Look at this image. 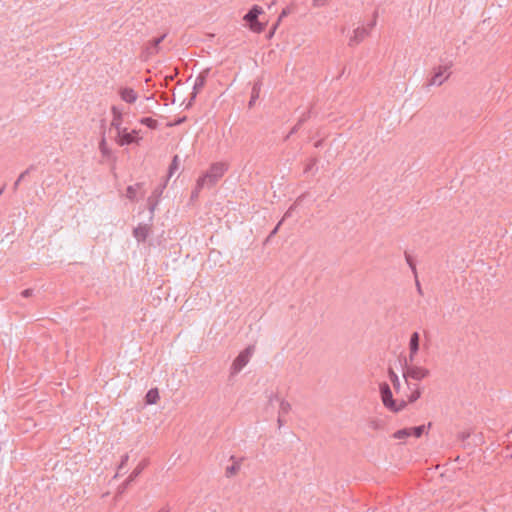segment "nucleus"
<instances>
[{"mask_svg": "<svg viewBox=\"0 0 512 512\" xmlns=\"http://www.w3.org/2000/svg\"><path fill=\"white\" fill-rule=\"evenodd\" d=\"M118 95L122 101L128 104H134L138 99V93L133 88L126 86L118 89Z\"/></svg>", "mask_w": 512, "mask_h": 512, "instance_id": "nucleus-12", "label": "nucleus"}, {"mask_svg": "<svg viewBox=\"0 0 512 512\" xmlns=\"http://www.w3.org/2000/svg\"><path fill=\"white\" fill-rule=\"evenodd\" d=\"M166 34H163L162 36L155 38L153 40H150L145 47V54L147 57H151L153 55H156L159 52V45L160 43L165 39Z\"/></svg>", "mask_w": 512, "mask_h": 512, "instance_id": "nucleus-13", "label": "nucleus"}, {"mask_svg": "<svg viewBox=\"0 0 512 512\" xmlns=\"http://www.w3.org/2000/svg\"><path fill=\"white\" fill-rule=\"evenodd\" d=\"M254 351L255 347L250 345L239 353L230 367V374L232 376L240 373V371L249 363L252 355L254 354Z\"/></svg>", "mask_w": 512, "mask_h": 512, "instance_id": "nucleus-4", "label": "nucleus"}, {"mask_svg": "<svg viewBox=\"0 0 512 512\" xmlns=\"http://www.w3.org/2000/svg\"><path fill=\"white\" fill-rule=\"evenodd\" d=\"M284 417L285 416H282V415L278 414L277 422H278L279 427H281L284 424V422H285L284 419H283Z\"/></svg>", "mask_w": 512, "mask_h": 512, "instance_id": "nucleus-36", "label": "nucleus"}, {"mask_svg": "<svg viewBox=\"0 0 512 512\" xmlns=\"http://www.w3.org/2000/svg\"><path fill=\"white\" fill-rule=\"evenodd\" d=\"M406 260H407L408 265L411 267L413 273L416 274V267H415V264L413 263L411 257L406 256Z\"/></svg>", "mask_w": 512, "mask_h": 512, "instance_id": "nucleus-31", "label": "nucleus"}, {"mask_svg": "<svg viewBox=\"0 0 512 512\" xmlns=\"http://www.w3.org/2000/svg\"><path fill=\"white\" fill-rule=\"evenodd\" d=\"M143 467L138 466L127 479V484L133 481L142 471Z\"/></svg>", "mask_w": 512, "mask_h": 512, "instance_id": "nucleus-24", "label": "nucleus"}, {"mask_svg": "<svg viewBox=\"0 0 512 512\" xmlns=\"http://www.w3.org/2000/svg\"><path fill=\"white\" fill-rule=\"evenodd\" d=\"M154 194H156L157 196H159L160 194H162V191L160 190L159 192L155 191Z\"/></svg>", "mask_w": 512, "mask_h": 512, "instance_id": "nucleus-40", "label": "nucleus"}, {"mask_svg": "<svg viewBox=\"0 0 512 512\" xmlns=\"http://www.w3.org/2000/svg\"><path fill=\"white\" fill-rule=\"evenodd\" d=\"M430 375V370L426 367L414 365L413 363H407L403 370V377L405 381H409V379H413L416 381H421L427 378Z\"/></svg>", "mask_w": 512, "mask_h": 512, "instance_id": "nucleus-6", "label": "nucleus"}, {"mask_svg": "<svg viewBox=\"0 0 512 512\" xmlns=\"http://www.w3.org/2000/svg\"><path fill=\"white\" fill-rule=\"evenodd\" d=\"M327 2H328V0H313V6L322 7V6L326 5Z\"/></svg>", "mask_w": 512, "mask_h": 512, "instance_id": "nucleus-29", "label": "nucleus"}, {"mask_svg": "<svg viewBox=\"0 0 512 512\" xmlns=\"http://www.w3.org/2000/svg\"><path fill=\"white\" fill-rule=\"evenodd\" d=\"M291 210H292V207H291V208H290V209L285 213V215H284L283 219H282V220L277 224V226H276V227L274 228V230L271 232V236H273V235H275V234L277 233L278 228H279V226L281 225L282 221H283L285 218H287V217H289V216H290V214H291Z\"/></svg>", "mask_w": 512, "mask_h": 512, "instance_id": "nucleus-25", "label": "nucleus"}, {"mask_svg": "<svg viewBox=\"0 0 512 512\" xmlns=\"http://www.w3.org/2000/svg\"><path fill=\"white\" fill-rule=\"evenodd\" d=\"M158 512H169V508L168 507H163Z\"/></svg>", "mask_w": 512, "mask_h": 512, "instance_id": "nucleus-38", "label": "nucleus"}, {"mask_svg": "<svg viewBox=\"0 0 512 512\" xmlns=\"http://www.w3.org/2000/svg\"><path fill=\"white\" fill-rule=\"evenodd\" d=\"M207 71L201 72L195 79L194 86H193V94L192 99H194L197 95V93L204 87L206 83L207 78Z\"/></svg>", "mask_w": 512, "mask_h": 512, "instance_id": "nucleus-14", "label": "nucleus"}, {"mask_svg": "<svg viewBox=\"0 0 512 512\" xmlns=\"http://www.w3.org/2000/svg\"><path fill=\"white\" fill-rule=\"evenodd\" d=\"M159 399H160V396H159V391L157 388L150 389L145 396V401H146V404H148V405L156 404L159 401Z\"/></svg>", "mask_w": 512, "mask_h": 512, "instance_id": "nucleus-16", "label": "nucleus"}, {"mask_svg": "<svg viewBox=\"0 0 512 512\" xmlns=\"http://www.w3.org/2000/svg\"><path fill=\"white\" fill-rule=\"evenodd\" d=\"M471 435V432L470 431H462L458 434V438L461 439V440H466L467 438H469Z\"/></svg>", "mask_w": 512, "mask_h": 512, "instance_id": "nucleus-27", "label": "nucleus"}, {"mask_svg": "<svg viewBox=\"0 0 512 512\" xmlns=\"http://www.w3.org/2000/svg\"><path fill=\"white\" fill-rule=\"evenodd\" d=\"M380 394L383 405L393 412H399L406 407L404 399L394 400L392 391L387 383L380 385Z\"/></svg>", "mask_w": 512, "mask_h": 512, "instance_id": "nucleus-2", "label": "nucleus"}, {"mask_svg": "<svg viewBox=\"0 0 512 512\" xmlns=\"http://www.w3.org/2000/svg\"><path fill=\"white\" fill-rule=\"evenodd\" d=\"M450 65L444 64L434 68L432 76L428 81L429 86H441L450 77Z\"/></svg>", "mask_w": 512, "mask_h": 512, "instance_id": "nucleus-7", "label": "nucleus"}, {"mask_svg": "<svg viewBox=\"0 0 512 512\" xmlns=\"http://www.w3.org/2000/svg\"><path fill=\"white\" fill-rule=\"evenodd\" d=\"M410 430H411V435L412 436H415L416 438H419V437L422 436V434L425 431V425H420V426H417V427H411Z\"/></svg>", "mask_w": 512, "mask_h": 512, "instance_id": "nucleus-23", "label": "nucleus"}, {"mask_svg": "<svg viewBox=\"0 0 512 512\" xmlns=\"http://www.w3.org/2000/svg\"><path fill=\"white\" fill-rule=\"evenodd\" d=\"M33 294V290L32 289H25L21 292V295L25 298H28L30 296H32Z\"/></svg>", "mask_w": 512, "mask_h": 512, "instance_id": "nucleus-33", "label": "nucleus"}, {"mask_svg": "<svg viewBox=\"0 0 512 512\" xmlns=\"http://www.w3.org/2000/svg\"><path fill=\"white\" fill-rule=\"evenodd\" d=\"M28 172H29L28 170H25L24 172H22V173L19 175L18 179H17V180H16V182L14 183V187H13V188H14V190H16V189L18 188L19 183H21V181H22V180L24 179V177L28 174Z\"/></svg>", "mask_w": 512, "mask_h": 512, "instance_id": "nucleus-26", "label": "nucleus"}, {"mask_svg": "<svg viewBox=\"0 0 512 512\" xmlns=\"http://www.w3.org/2000/svg\"><path fill=\"white\" fill-rule=\"evenodd\" d=\"M410 436H412L410 428L400 429L393 434V438L395 439H404Z\"/></svg>", "mask_w": 512, "mask_h": 512, "instance_id": "nucleus-19", "label": "nucleus"}, {"mask_svg": "<svg viewBox=\"0 0 512 512\" xmlns=\"http://www.w3.org/2000/svg\"><path fill=\"white\" fill-rule=\"evenodd\" d=\"M140 140L141 137L139 136V131L135 129L128 131V129L125 128L115 136V142L119 146L130 145L132 143H139Z\"/></svg>", "mask_w": 512, "mask_h": 512, "instance_id": "nucleus-8", "label": "nucleus"}, {"mask_svg": "<svg viewBox=\"0 0 512 512\" xmlns=\"http://www.w3.org/2000/svg\"><path fill=\"white\" fill-rule=\"evenodd\" d=\"M257 97H258V92L256 91L255 88H253V92H252L251 100L249 102V106L253 105V103L257 99Z\"/></svg>", "mask_w": 512, "mask_h": 512, "instance_id": "nucleus-32", "label": "nucleus"}, {"mask_svg": "<svg viewBox=\"0 0 512 512\" xmlns=\"http://www.w3.org/2000/svg\"><path fill=\"white\" fill-rule=\"evenodd\" d=\"M389 376H390V380H391V382L393 384V387L398 392L400 390V380H399V377L397 376V374L393 370H389Z\"/></svg>", "mask_w": 512, "mask_h": 512, "instance_id": "nucleus-21", "label": "nucleus"}, {"mask_svg": "<svg viewBox=\"0 0 512 512\" xmlns=\"http://www.w3.org/2000/svg\"><path fill=\"white\" fill-rule=\"evenodd\" d=\"M377 14H374L373 20L367 24L355 28L349 37L348 45L353 47L363 42L371 33V30L376 25Z\"/></svg>", "mask_w": 512, "mask_h": 512, "instance_id": "nucleus-3", "label": "nucleus"}, {"mask_svg": "<svg viewBox=\"0 0 512 512\" xmlns=\"http://www.w3.org/2000/svg\"><path fill=\"white\" fill-rule=\"evenodd\" d=\"M420 346V335L418 332H413L410 336L409 340V355H408V361L410 363H413Z\"/></svg>", "mask_w": 512, "mask_h": 512, "instance_id": "nucleus-11", "label": "nucleus"}, {"mask_svg": "<svg viewBox=\"0 0 512 512\" xmlns=\"http://www.w3.org/2000/svg\"><path fill=\"white\" fill-rule=\"evenodd\" d=\"M4 187L0 188V195L3 193Z\"/></svg>", "mask_w": 512, "mask_h": 512, "instance_id": "nucleus-41", "label": "nucleus"}, {"mask_svg": "<svg viewBox=\"0 0 512 512\" xmlns=\"http://www.w3.org/2000/svg\"><path fill=\"white\" fill-rule=\"evenodd\" d=\"M99 150L103 156H109L111 151L107 145L105 137H103L99 143Z\"/></svg>", "mask_w": 512, "mask_h": 512, "instance_id": "nucleus-22", "label": "nucleus"}, {"mask_svg": "<svg viewBox=\"0 0 512 512\" xmlns=\"http://www.w3.org/2000/svg\"><path fill=\"white\" fill-rule=\"evenodd\" d=\"M178 156H174L172 164L170 166V175H172L173 170L177 168Z\"/></svg>", "mask_w": 512, "mask_h": 512, "instance_id": "nucleus-28", "label": "nucleus"}, {"mask_svg": "<svg viewBox=\"0 0 512 512\" xmlns=\"http://www.w3.org/2000/svg\"><path fill=\"white\" fill-rule=\"evenodd\" d=\"M149 233H150V227L147 224H143V225L140 224L133 231L134 237L138 241H145L146 238L148 237Z\"/></svg>", "mask_w": 512, "mask_h": 512, "instance_id": "nucleus-15", "label": "nucleus"}, {"mask_svg": "<svg viewBox=\"0 0 512 512\" xmlns=\"http://www.w3.org/2000/svg\"><path fill=\"white\" fill-rule=\"evenodd\" d=\"M236 470H237V468L235 466H232V467L227 469V472L232 474V473H235Z\"/></svg>", "mask_w": 512, "mask_h": 512, "instance_id": "nucleus-37", "label": "nucleus"}, {"mask_svg": "<svg viewBox=\"0 0 512 512\" xmlns=\"http://www.w3.org/2000/svg\"><path fill=\"white\" fill-rule=\"evenodd\" d=\"M140 184L128 186L126 189V197L130 200H135L137 191L140 188Z\"/></svg>", "mask_w": 512, "mask_h": 512, "instance_id": "nucleus-18", "label": "nucleus"}, {"mask_svg": "<svg viewBox=\"0 0 512 512\" xmlns=\"http://www.w3.org/2000/svg\"><path fill=\"white\" fill-rule=\"evenodd\" d=\"M128 459H129L128 454H125L122 456L121 463L119 465V469H121L127 463Z\"/></svg>", "mask_w": 512, "mask_h": 512, "instance_id": "nucleus-35", "label": "nucleus"}, {"mask_svg": "<svg viewBox=\"0 0 512 512\" xmlns=\"http://www.w3.org/2000/svg\"><path fill=\"white\" fill-rule=\"evenodd\" d=\"M140 122H141V124L151 128V129H156L158 126L157 120L150 118V117L142 118L140 120Z\"/></svg>", "mask_w": 512, "mask_h": 512, "instance_id": "nucleus-20", "label": "nucleus"}, {"mask_svg": "<svg viewBox=\"0 0 512 512\" xmlns=\"http://www.w3.org/2000/svg\"><path fill=\"white\" fill-rule=\"evenodd\" d=\"M406 384V391L401 399H404L407 405L408 403H414L421 397L422 388L417 383H410L409 381H406Z\"/></svg>", "mask_w": 512, "mask_h": 512, "instance_id": "nucleus-9", "label": "nucleus"}, {"mask_svg": "<svg viewBox=\"0 0 512 512\" xmlns=\"http://www.w3.org/2000/svg\"><path fill=\"white\" fill-rule=\"evenodd\" d=\"M148 203H149V210H150V212H151V213H153V212H154V210H155V208H156V204H157V202H156V201L154 202V201L152 200V197H150V198L148 199Z\"/></svg>", "mask_w": 512, "mask_h": 512, "instance_id": "nucleus-30", "label": "nucleus"}, {"mask_svg": "<svg viewBox=\"0 0 512 512\" xmlns=\"http://www.w3.org/2000/svg\"><path fill=\"white\" fill-rule=\"evenodd\" d=\"M111 114H112V120H111V128H114L115 131H116V135L118 133H120L122 130L125 129V127H123V112L122 110L117 107V106H113L111 108Z\"/></svg>", "mask_w": 512, "mask_h": 512, "instance_id": "nucleus-10", "label": "nucleus"}, {"mask_svg": "<svg viewBox=\"0 0 512 512\" xmlns=\"http://www.w3.org/2000/svg\"><path fill=\"white\" fill-rule=\"evenodd\" d=\"M286 15H287V12H286L285 10H283V11H282V13H281V15H280V19H281L282 17L286 16Z\"/></svg>", "mask_w": 512, "mask_h": 512, "instance_id": "nucleus-39", "label": "nucleus"}, {"mask_svg": "<svg viewBox=\"0 0 512 512\" xmlns=\"http://www.w3.org/2000/svg\"><path fill=\"white\" fill-rule=\"evenodd\" d=\"M290 411H291V404L289 403V401H287L285 399H281L279 402L278 414H280L282 416H286L287 414L290 413Z\"/></svg>", "mask_w": 512, "mask_h": 512, "instance_id": "nucleus-17", "label": "nucleus"}, {"mask_svg": "<svg viewBox=\"0 0 512 512\" xmlns=\"http://www.w3.org/2000/svg\"><path fill=\"white\" fill-rule=\"evenodd\" d=\"M379 422L377 420H370L369 421V427L372 428V429H377L379 428Z\"/></svg>", "mask_w": 512, "mask_h": 512, "instance_id": "nucleus-34", "label": "nucleus"}, {"mask_svg": "<svg viewBox=\"0 0 512 512\" xmlns=\"http://www.w3.org/2000/svg\"><path fill=\"white\" fill-rule=\"evenodd\" d=\"M227 165L222 162L214 163L210 168L198 178L196 183V190L193 194L197 195L198 191L207 187H213L227 171Z\"/></svg>", "mask_w": 512, "mask_h": 512, "instance_id": "nucleus-1", "label": "nucleus"}, {"mask_svg": "<svg viewBox=\"0 0 512 512\" xmlns=\"http://www.w3.org/2000/svg\"><path fill=\"white\" fill-rule=\"evenodd\" d=\"M264 11L262 7L254 5L249 12L243 17V20L248 23L249 29L255 33H261L264 31V24L258 21V16Z\"/></svg>", "mask_w": 512, "mask_h": 512, "instance_id": "nucleus-5", "label": "nucleus"}]
</instances>
